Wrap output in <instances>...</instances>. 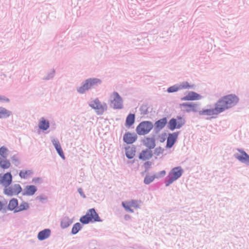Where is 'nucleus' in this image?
<instances>
[{"label":"nucleus","mask_w":249,"mask_h":249,"mask_svg":"<svg viewBox=\"0 0 249 249\" xmlns=\"http://www.w3.org/2000/svg\"><path fill=\"white\" fill-rule=\"evenodd\" d=\"M9 150L8 148L4 146H2L0 147V156L1 158L6 159L8 156V152Z\"/></svg>","instance_id":"nucleus-34"},{"label":"nucleus","mask_w":249,"mask_h":249,"mask_svg":"<svg viewBox=\"0 0 249 249\" xmlns=\"http://www.w3.org/2000/svg\"><path fill=\"white\" fill-rule=\"evenodd\" d=\"M180 90L178 84H175L173 86L169 87L167 89V91L168 93H173L175 92H177Z\"/></svg>","instance_id":"nucleus-38"},{"label":"nucleus","mask_w":249,"mask_h":249,"mask_svg":"<svg viewBox=\"0 0 249 249\" xmlns=\"http://www.w3.org/2000/svg\"><path fill=\"white\" fill-rule=\"evenodd\" d=\"M11 165L10 162L6 158L3 159L0 157V167L2 169H7Z\"/></svg>","instance_id":"nucleus-28"},{"label":"nucleus","mask_w":249,"mask_h":249,"mask_svg":"<svg viewBox=\"0 0 249 249\" xmlns=\"http://www.w3.org/2000/svg\"><path fill=\"white\" fill-rule=\"evenodd\" d=\"M12 115V112L4 107H0V119H6Z\"/></svg>","instance_id":"nucleus-26"},{"label":"nucleus","mask_w":249,"mask_h":249,"mask_svg":"<svg viewBox=\"0 0 249 249\" xmlns=\"http://www.w3.org/2000/svg\"><path fill=\"white\" fill-rule=\"evenodd\" d=\"M32 182L35 184H40L42 182V179L40 177L34 178Z\"/></svg>","instance_id":"nucleus-47"},{"label":"nucleus","mask_w":249,"mask_h":249,"mask_svg":"<svg viewBox=\"0 0 249 249\" xmlns=\"http://www.w3.org/2000/svg\"><path fill=\"white\" fill-rule=\"evenodd\" d=\"M202 96L193 91H189L188 94L181 98V101H195L200 100Z\"/></svg>","instance_id":"nucleus-13"},{"label":"nucleus","mask_w":249,"mask_h":249,"mask_svg":"<svg viewBox=\"0 0 249 249\" xmlns=\"http://www.w3.org/2000/svg\"><path fill=\"white\" fill-rule=\"evenodd\" d=\"M186 108H189V107H186Z\"/></svg>","instance_id":"nucleus-57"},{"label":"nucleus","mask_w":249,"mask_h":249,"mask_svg":"<svg viewBox=\"0 0 249 249\" xmlns=\"http://www.w3.org/2000/svg\"><path fill=\"white\" fill-rule=\"evenodd\" d=\"M89 106L92 109L96 110V113L98 115H102L107 108L106 104L104 105L101 104V102L98 98H96L93 101L90 102Z\"/></svg>","instance_id":"nucleus-5"},{"label":"nucleus","mask_w":249,"mask_h":249,"mask_svg":"<svg viewBox=\"0 0 249 249\" xmlns=\"http://www.w3.org/2000/svg\"><path fill=\"white\" fill-rule=\"evenodd\" d=\"M130 206L131 207H134L135 208H139V205L137 203V201L136 200H131V201H130Z\"/></svg>","instance_id":"nucleus-49"},{"label":"nucleus","mask_w":249,"mask_h":249,"mask_svg":"<svg viewBox=\"0 0 249 249\" xmlns=\"http://www.w3.org/2000/svg\"><path fill=\"white\" fill-rule=\"evenodd\" d=\"M135 114L129 113L126 117L125 123V125L126 127H130L135 123Z\"/></svg>","instance_id":"nucleus-25"},{"label":"nucleus","mask_w":249,"mask_h":249,"mask_svg":"<svg viewBox=\"0 0 249 249\" xmlns=\"http://www.w3.org/2000/svg\"><path fill=\"white\" fill-rule=\"evenodd\" d=\"M153 156V153L152 150L148 149L142 150L139 154V159L142 161H147L150 160Z\"/></svg>","instance_id":"nucleus-15"},{"label":"nucleus","mask_w":249,"mask_h":249,"mask_svg":"<svg viewBox=\"0 0 249 249\" xmlns=\"http://www.w3.org/2000/svg\"><path fill=\"white\" fill-rule=\"evenodd\" d=\"M239 98L233 94H228L221 97L214 104V108H211V105H208L207 108H203L198 111L199 115L211 116L218 115L235 106L238 103Z\"/></svg>","instance_id":"nucleus-1"},{"label":"nucleus","mask_w":249,"mask_h":249,"mask_svg":"<svg viewBox=\"0 0 249 249\" xmlns=\"http://www.w3.org/2000/svg\"><path fill=\"white\" fill-rule=\"evenodd\" d=\"M12 163L16 166H18L19 164V161L18 157L16 155H13L11 158Z\"/></svg>","instance_id":"nucleus-42"},{"label":"nucleus","mask_w":249,"mask_h":249,"mask_svg":"<svg viewBox=\"0 0 249 249\" xmlns=\"http://www.w3.org/2000/svg\"><path fill=\"white\" fill-rule=\"evenodd\" d=\"M152 162L150 161H146L143 164L145 168V172H148L149 169L151 168Z\"/></svg>","instance_id":"nucleus-41"},{"label":"nucleus","mask_w":249,"mask_h":249,"mask_svg":"<svg viewBox=\"0 0 249 249\" xmlns=\"http://www.w3.org/2000/svg\"><path fill=\"white\" fill-rule=\"evenodd\" d=\"M3 193L8 196H13L15 195L14 188H13L12 186H9L7 188H5L3 190Z\"/></svg>","instance_id":"nucleus-33"},{"label":"nucleus","mask_w":249,"mask_h":249,"mask_svg":"<svg viewBox=\"0 0 249 249\" xmlns=\"http://www.w3.org/2000/svg\"><path fill=\"white\" fill-rule=\"evenodd\" d=\"M150 108V106L147 103H143L140 107L139 110L140 114L142 115H145L151 112L152 108H151V111L149 109Z\"/></svg>","instance_id":"nucleus-24"},{"label":"nucleus","mask_w":249,"mask_h":249,"mask_svg":"<svg viewBox=\"0 0 249 249\" xmlns=\"http://www.w3.org/2000/svg\"><path fill=\"white\" fill-rule=\"evenodd\" d=\"M82 225L80 223L77 222L75 223L72 226L71 231V234L72 235H75L77 234L82 229Z\"/></svg>","instance_id":"nucleus-31"},{"label":"nucleus","mask_w":249,"mask_h":249,"mask_svg":"<svg viewBox=\"0 0 249 249\" xmlns=\"http://www.w3.org/2000/svg\"><path fill=\"white\" fill-rule=\"evenodd\" d=\"M180 133V131L175 132L172 133H169L168 137L167 139L166 144L165 147L166 148H171L175 144L178 139V136Z\"/></svg>","instance_id":"nucleus-8"},{"label":"nucleus","mask_w":249,"mask_h":249,"mask_svg":"<svg viewBox=\"0 0 249 249\" xmlns=\"http://www.w3.org/2000/svg\"><path fill=\"white\" fill-rule=\"evenodd\" d=\"M183 173V170L181 166L173 168L168 176L165 178L164 183L166 187L169 186L174 181L180 178Z\"/></svg>","instance_id":"nucleus-3"},{"label":"nucleus","mask_w":249,"mask_h":249,"mask_svg":"<svg viewBox=\"0 0 249 249\" xmlns=\"http://www.w3.org/2000/svg\"><path fill=\"white\" fill-rule=\"evenodd\" d=\"M55 73V70L54 69H52L47 73V76L44 77L42 79L45 81L52 79L54 76Z\"/></svg>","instance_id":"nucleus-36"},{"label":"nucleus","mask_w":249,"mask_h":249,"mask_svg":"<svg viewBox=\"0 0 249 249\" xmlns=\"http://www.w3.org/2000/svg\"><path fill=\"white\" fill-rule=\"evenodd\" d=\"M12 181L13 176L10 172H7L4 174H0V185L7 188L12 184Z\"/></svg>","instance_id":"nucleus-7"},{"label":"nucleus","mask_w":249,"mask_h":249,"mask_svg":"<svg viewBox=\"0 0 249 249\" xmlns=\"http://www.w3.org/2000/svg\"><path fill=\"white\" fill-rule=\"evenodd\" d=\"M29 208V204L27 202H26L23 201L20 204L19 206L18 207V209L15 210V213L27 210Z\"/></svg>","instance_id":"nucleus-30"},{"label":"nucleus","mask_w":249,"mask_h":249,"mask_svg":"<svg viewBox=\"0 0 249 249\" xmlns=\"http://www.w3.org/2000/svg\"><path fill=\"white\" fill-rule=\"evenodd\" d=\"M18 200L16 198H11L9 202L8 205H5V209L6 210V212L7 210L9 211H14V213H15V210H17L18 208Z\"/></svg>","instance_id":"nucleus-17"},{"label":"nucleus","mask_w":249,"mask_h":249,"mask_svg":"<svg viewBox=\"0 0 249 249\" xmlns=\"http://www.w3.org/2000/svg\"><path fill=\"white\" fill-rule=\"evenodd\" d=\"M37 191V187L34 185H29L25 187L24 191L22 192L23 196H31L34 195Z\"/></svg>","instance_id":"nucleus-21"},{"label":"nucleus","mask_w":249,"mask_h":249,"mask_svg":"<svg viewBox=\"0 0 249 249\" xmlns=\"http://www.w3.org/2000/svg\"><path fill=\"white\" fill-rule=\"evenodd\" d=\"M87 213H89V218L92 223L103 221L94 208L89 209Z\"/></svg>","instance_id":"nucleus-16"},{"label":"nucleus","mask_w":249,"mask_h":249,"mask_svg":"<svg viewBox=\"0 0 249 249\" xmlns=\"http://www.w3.org/2000/svg\"><path fill=\"white\" fill-rule=\"evenodd\" d=\"M143 145L146 146V149L151 150L154 149L156 146V140L154 136L152 137H145V138L142 141Z\"/></svg>","instance_id":"nucleus-14"},{"label":"nucleus","mask_w":249,"mask_h":249,"mask_svg":"<svg viewBox=\"0 0 249 249\" xmlns=\"http://www.w3.org/2000/svg\"><path fill=\"white\" fill-rule=\"evenodd\" d=\"M15 195H18L22 191V189L19 184H15L13 185Z\"/></svg>","instance_id":"nucleus-39"},{"label":"nucleus","mask_w":249,"mask_h":249,"mask_svg":"<svg viewBox=\"0 0 249 249\" xmlns=\"http://www.w3.org/2000/svg\"><path fill=\"white\" fill-rule=\"evenodd\" d=\"M236 150L241 154L235 153L233 155L234 157L241 163H245L246 165L249 166V155L241 148H238L236 149Z\"/></svg>","instance_id":"nucleus-6"},{"label":"nucleus","mask_w":249,"mask_h":249,"mask_svg":"<svg viewBox=\"0 0 249 249\" xmlns=\"http://www.w3.org/2000/svg\"><path fill=\"white\" fill-rule=\"evenodd\" d=\"M123 207L127 211L131 207L130 202L123 201L122 203Z\"/></svg>","instance_id":"nucleus-46"},{"label":"nucleus","mask_w":249,"mask_h":249,"mask_svg":"<svg viewBox=\"0 0 249 249\" xmlns=\"http://www.w3.org/2000/svg\"><path fill=\"white\" fill-rule=\"evenodd\" d=\"M180 90L182 89H194V85H191L190 84L187 82H183L180 85H178Z\"/></svg>","instance_id":"nucleus-37"},{"label":"nucleus","mask_w":249,"mask_h":249,"mask_svg":"<svg viewBox=\"0 0 249 249\" xmlns=\"http://www.w3.org/2000/svg\"><path fill=\"white\" fill-rule=\"evenodd\" d=\"M167 124V118L166 117L156 121L153 124L155 133H158Z\"/></svg>","instance_id":"nucleus-11"},{"label":"nucleus","mask_w":249,"mask_h":249,"mask_svg":"<svg viewBox=\"0 0 249 249\" xmlns=\"http://www.w3.org/2000/svg\"><path fill=\"white\" fill-rule=\"evenodd\" d=\"M167 134L165 132L161 134V135L159 136L160 137V142L161 143L165 142L166 140V136Z\"/></svg>","instance_id":"nucleus-50"},{"label":"nucleus","mask_w":249,"mask_h":249,"mask_svg":"<svg viewBox=\"0 0 249 249\" xmlns=\"http://www.w3.org/2000/svg\"><path fill=\"white\" fill-rule=\"evenodd\" d=\"M166 175V171L165 170H162L159 172L154 174L156 178H161L165 176Z\"/></svg>","instance_id":"nucleus-45"},{"label":"nucleus","mask_w":249,"mask_h":249,"mask_svg":"<svg viewBox=\"0 0 249 249\" xmlns=\"http://www.w3.org/2000/svg\"><path fill=\"white\" fill-rule=\"evenodd\" d=\"M124 218L125 220H128L131 219V216L130 215L126 214L124 215Z\"/></svg>","instance_id":"nucleus-53"},{"label":"nucleus","mask_w":249,"mask_h":249,"mask_svg":"<svg viewBox=\"0 0 249 249\" xmlns=\"http://www.w3.org/2000/svg\"><path fill=\"white\" fill-rule=\"evenodd\" d=\"M138 139L137 135L133 132H126L123 136V141L127 144H131L134 143Z\"/></svg>","instance_id":"nucleus-12"},{"label":"nucleus","mask_w":249,"mask_h":249,"mask_svg":"<svg viewBox=\"0 0 249 249\" xmlns=\"http://www.w3.org/2000/svg\"><path fill=\"white\" fill-rule=\"evenodd\" d=\"M77 191L79 193V194L80 195V196L83 197V198H86V196L84 194V193L83 192V190L81 188H79L77 190Z\"/></svg>","instance_id":"nucleus-51"},{"label":"nucleus","mask_w":249,"mask_h":249,"mask_svg":"<svg viewBox=\"0 0 249 249\" xmlns=\"http://www.w3.org/2000/svg\"><path fill=\"white\" fill-rule=\"evenodd\" d=\"M136 161H138V160H136V159H134V160H132L130 161V163H131V164H133V163H134Z\"/></svg>","instance_id":"nucleus-55"},{"label":"nucleus","mask_w":249,"mask_h":249,"mask_svg":"<svg viewBox=\"0 0 249 249\" xmlns=\"http://www.w3.org/2000/svg\"><path fill=\"white\" fill-rule=\"evenodd\" d=\"M147 172H145V170H144V171H143V172L142 173V175H143L144 173H147Z\"/></svg>","instance_id":"nucleus-56"},{"label":"nucleus","mask_w":249,"mask_h":249,"mask_svg":"<svg viewBox=\"0 0 249 249\" xmlns=\"http://www.w3.org/2000/svg\"><path fill=\"white\" fill-rule=\"evenodd\" d=\"M155 176H149L148 175H146L144 178L143 182L146 185H148L150 184L151 182L153 181V180L155 179Z\"/></svg>","instance_id":"nucleus-35"},{"label":"nucleus","mask_w":249,"mask_h":249,"mask_svg":"<svg viewBox=\"0 0 249 249\" xmlns=\"http://www.w3.org/2000/svg\"><path fill=\"white\" fill-rule=\"evenodd\" d=\"M127 211L131 213H134V210L132 209H131V207L129 209H128Z\"/></svg>","instance_id":"nucleus-54"},{"label":"nucleus","mask_w":249,"mask_h":249,"mask_svg":"<svg viewBox=\"0 0 249 249\" xmlns=\"http://www.w3.org/2000/svg\"><path fill=\"white\" fill-rule=\"evenodd\" d=\"M36 199L38 200L40 202L44 203L47 201L48 197L44 195H40L37 196Z\"/></svg>","instance_id":"nucleus-44"},{"label":"nucleus","mask_w":249,"mask_h":249,"mask_svg":"<svg viewBox=\"0 0 249 249\" xmlns=\"http://www.w3.org/2000/svg\"><path fill=\"white\" fill-rule=\"evenodd\" d=\"M7 201L6 200L4 201H1L0 200V212H1L2 213H6V210L5 209V205H7Z\"/></svg>","instance_id":"nucleus-43"},{"label":"nucleus","mask_w":249,"mask_h":249,"mask_svg":"<svg viewBox=\"0 0 249 249\" xmlns=\"http://www.w3.org/2000/svg\"><path fill=\"white\" fill-rule=\"evenodd\" d=\"M34 172L32 170H21L19 172V176L21 178H27L28 177L33 174Z\"/></svg>","instance_id":"nucleus-29"},{"label":"nucleus","mask_w":249,"mask_h":249,"mask_svg":"<svg viewBox=\"0 0 249 249\" xmlns=\"http://www.w3.org/2000/svg\"><path fill=\"white\" fill-rule=\"evenodd\" d=\"M80 222L83 225H86L89 224L90 222H91L89 217V213H86L85 215L82 216L80 218Z\"/></svg>","instance_id":"nucleus-32"},{"label":"nucleus","mask_w":249,"mask_h":249,"mask_svg":"<svg viewBox=\"0 0 249 249\" xmlns=\"http://www.w3.org/2000/svg\"><path fill=\"white\" fill-rule=\"evenodd\" d=\"M0 102L2 103H9L10 99L4 95H0Z\"/></svg>","instance_id":"nucleus-48"},{"label":"nucleus","mask_w":249,"mask_h":249,"mask_svg":"<svg viewBox=\"0 0 249 249\" xmlns=\"http://www.w3.org/2000/svg\"><path fill=\"white\" fill-rule=\"evenodd\" d=\"M114 99L111 103L113 105L114 109H122L123 108V101L122 97L116 91L113 92Z\"/></svg>","instance_id":"nucleus-9"},{"label":"nucleus","mask_w":249,"mask_h":249,"mask_svg":"<svg viewBox=\"0 0 249 249\" xmlns=\"http://www.w3.org/2000/svg\"><path fill=\"white\" fill-rule=\"evenodd\" d=\"M180 107H189V108H186V109L184 110V111L186 112H190L191 111H193L194 112H196L198 110L196 109L197 105L193 102H185L179 105Z\"/></svg>","instance_id":"nucleus-18"},{"label":"nucleus","mask_w":249,"mask_h":249,"mask_svg":"<svg viewBox=\"0 0 249 249\" xmlns=\"http://www.w3.org/2000/svg\"><path fill=\"white\" fill-rule=\"evenodd\" d=\"M38 125L39 129L44 132L49 128L50 123L49 120L46 119L44 117H41L39 121Z\"/></svg>","instance_id":"nucleus-20"},{"label":"nucleus","mask_w":249,"mask_h":249,"mask_svg":"<svg viewBox=\"0 0 249 249\" xmlns=\"http://www.w3.org/2000/svg\"><path fill=\"white\" fill-rule=\"evenodd\" d=\"M51 234L50 229H45L40 231L37 234V238L39 241H43L49 238Z\"/></svg>","instance_id":"nucleus-23"},{"label":"nucleus","mask_w":249,"mask_h":249,"mask_svg":"<svg viewBox=\"0 0 249 249\" xmlns=\"http://www.w3.org/2000/svg\"><path fill=\"white\" fill-rule=\"evenodd\" d=\"M176 119H177V120L178 121H182V122H183V121H184V124H185L186 120H185V119L183 118L181 116H177Z\"/></svg>","instance_id":"nucleus-52"},{"label":"nucleus","mask_w":249,"mask_h":249,"mask_svg":"<svg viewBox=\"0 0 249 249\" xmlns=\"http://www.w3.org/2000/svg\"><path fill=\"white\" fill-rule=\"evenodd\" d=\"M167 127L171 131H173L176 129H180L184 125V121H178L177 119L174 118H171L168 122Z\"/></svg>","instance_id":"nucleus-10"},{"label":"nucleus","mask_w":249,"mask_h":249,"mask_svg":"<svg viewBox=\"0 0 249 249\" xmlns=\"http://www.w3.org/2000/svg\"><path fill=\"white\" fill-rule=\"evenodd\" d=\"M52 142L54 146L55 149L59 156L63 160H65V157L59 141L56 139H53L52 140Z\"/></svg>","instance_id":"nucleus-19"},{"label":"nucleus","mask_w":249,"mask_h":249,"mask_svg":"<svg viewBox=\"0 0 249 249\" xmlns=\"http://www.w3.org/2000/svg\"><path fill=\"white\" fill-rule=\"evenodd\" d=\"M102 84V81L98 78H89L84 80L80 87H77V91L80 94H84L86 91L95 89Z\"/></svg>","instance_id":"nucleus-2"},{"label":"nucleus","mask_w":249,"mask_h":249,"mask_svg":"<svg viewBox=\"0 0 249 249\" xmlns=\"http://www.w3.org/2000/svg\"><path fill=\"white\" fill-rule=\"evenodd\" d=\"M125 151V156L128 159L131 160L135 156L136 152V147L133 145L131 147L127 146L124 148Z\"/></svg>","instance_id":"nucleus-22"},{"label":"nucleus","mask_w":249,"mask_h":249,"mask_svg":"<svg viewBox=\"0 0 249 249\" xmlns=\"http://www.w3.org/2000/svg\"><path fill=\"white\" fill-rule=\"evenodd\" d=\"M153 127L154 125L152 122L143 121L138 125L136 131L139 135H145L149 133Z\"/></svg>","instance_id":"nucleus-4"},{"label":"nucleus","mask_w":249,"mask_h":249,"mask_svg":"<svg viewBox=\"0 0 249 249\" xmlns=\"http://www.w3.org/2000/svg\"><path fill=\"white\" fill-rule=\"evenodd\" d=\"M73 222V220L68 217H64L61 221V227L62 229H66L70 226Z\"/></svg>","instance_id":"nucleus-27"},{"label":"nucleus","mask_w":249,"mask_h":249,"mask_svg":"<svg viewBox=\"0 0 249 249\" xmlns=\"http://www.w3.org/2000/svg\"><path fill=\"white\" fill-rule=\"evenodd\" d=\"M164 151V149L163 148H162L160 146H159L158 147H156L154 149L153 154H155L156 156H159L160 155V154H162Z\"/></svg>","instance_id":"nucleus-40"}]
</instances>
